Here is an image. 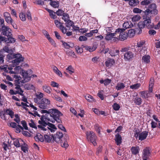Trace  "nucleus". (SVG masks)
I'll list each match as a JSON object with an SVG mask.
<instances>
[{
	"instance_id": "nucleus-11",
	"label": "nucleus",
	"mask_w": 160,
	"mask_h": 160,
	"mask_svg": "<svg viewBox=\"0 0 160 160\" xmlns=\"http://www.w3.org/2000/svg\"><path fill=\"white\" fill-rule=\"evenodd\" d=\"M63 136L62 133L59 132H57L54 136L53 135H52L53 140L57 143L59 142Z\"/></svg>"
},
{
	"instance_id": "nucleus-5",
	"label": "nucleus",
	"mask_w": 160,
	"mask_h": 160,
	"mask_svg": "<svg viewBox=\"0 0 160 160\" xmlns=\"http://www.w3.org/2000/svg\"><path fill=\"white\" fill-rule=\"evenodd\" d=\"M125 29L122 28H118L116 30V32L119 34V39L123 41L126 39L128 37V34L124 31Z\"/></svg>"
},
{
	"instance_id": "nucleus-46",
	"label": "nucleus",
	"mask_w": 160,
	"mask_h": 160,
	"mask_svg": "<svg viewBox=\"0 0 160 160\" xmlns=\"http://www.w3.org/2000/svg\"><path fill=\"white\" fill-rule=\"evenodd\" d=\"M62 45H63L64 47L68 49L70 48H72L74 46V45H72V46H71L68 43L65 42L63 41H62Z\"/></svg>"
},
{
	"instance_id": "nucleus-55",
	"label": "nucleus",
	"mask_w": 160,
	"mask_h": 160,
	"mask_svg": "<svg viewBox=\"0 0 160 160\" xmlns=\"http://www.w3.org/2000/svg\"><path fill=\"white\" fill-rule=\"evenodd\" d=\"M44 138L45 140L47 142H49L51 141L52 138L47 135H44Z\"/></svg>"
},
{
	"instance_id": "nucleus-24",
	"label": "nucleus",
	"mask_w": 160,
	"mask_h": 160,
	"mask_svg": "<svg viewBox=\"0 0 160 160\" xmlns=\"http://www.w3.org/2000/svg\"><path fill=\"white\" fill-rule=\"evenodd\" d=\"M52 68L56 74L60 77H62V74L61 72L58 69V68L56 66L52 65Z\"/></svg>"
},
{
	"instance_id": "nucleus-15",
	"label": "nucleus",
	"mask_w": 160,
	"mask_h": 160,
	"mask_svg": "<svg viewBox=\"0 0 160 160\" xmlns=\"http://www.w3.org/2000/svg\"><path fill=\"white\" fill-rule=\"evenodd\" d=\"M15 88L17 90L16 91H14V92L15 93H16V94H18L22 96H23L24 94L23 93V91L20 88V86L17 84H15Z\"/></svg>"
},
{
	"instance_id": "nucleus-28",
	"label": "nucleus",
	"mask_w": 160,
	"mask_h": 160,
	"mask_svg": "<svg viewBox=\"0 0 160 160\" xmlns=\"http://www.w3.org/2000/svg\"><path fill=\"white\" fill-rule=\"evenodd\" d=\"M67 139L64 138V141L61 140V145L62 147L66 149L67 148L68 146L67 142L66 141Z\"/></svg>"
},
{
	"instance_id": "nucleus-16",
	"label": "nucleus",
	"mask_w": 160,
	"mask_h": 160,
	"mask_svg": "<svg viewBox=\"0 0 160 160\" xmlns=\"http://www.w3.org/2000/svg\"><path fill=\"white\" fill-rule=\"evenodd\" d=\"M148 132L147 131H144L139 134L138 139L142 141L145 139L148 135Z\"/></svg>"
},
{
	"instance_id": "nucleus-33",
	"label": "nucleus",
	"mask_w": 160,
	"mask_h": 160,
	"mask_svg": "<svg viewBox=\"0 0 160 160\" xmlns=\"http://www.w3.org/2000/svg\"><path fill=\"white\" fill-rule=\"evenodd\" d=\"M125 87V86L122 83H118L117 85L116 86L115 88L117 90H119L121 89L124 88Z\"/></svg>"
},
{
	"instance_id": "nucleus-9",
	"label": "nucleus",
	"mask_w": 160,
	"mask_h": 160,
	"mask_svg": "<svg viewBox=\"0 0 160 160\" xmlns=\"http://www.w3.org/2000/svg\"><path fill=\"white\" fill-rule=\"evenodd\" d=\"M12 30L8 26L3 25L2 27V33L7 37L12 36Z\"/></svg>"
},
{
	"instance_id": "nucleus-59",
	"label": "nucleus",
	"mask_w": 160,
	"mask_h": 160,
	"mask_svg": "<svg viewBox=\"0 0 160 160\" xmlns=\"http://www.w3.org/2000/svg\"><path fill=\"white\" fill-rule=\"evenodd\" d=\"M57 15L59 16H61L63 15V13H64V11H63L62 10L59 9L58 11H56V12Z\"/></svg>"
},
{
	"instance_id": "nucleus-61",
	"label": "nucleus",
	"mask_w": 160,
	"mask_h": 160,
	"mask_svg": "<svg viewBox=\"0 0 160 160\" xmlns=\"http://www.w3.org/2000/svg\"><path fill=\"white\" fill-rule=\"evenodd\" d=\"M5 19L7 23H11L12 22H13V21L10 16L8 17L7 18H5Z\"/></svg>"
},
{
	"instance_id": "nucleus-50",
	"label": "nucleus",
	"mask_w": 160,
	"mask_h": 160,
	"mask_svg": "<svg viewBox=\"0 0 160 160\" xmlns=\"http://www.w3.org/2000/svg\"><path fill=\"white\" fill-rule=\"evenodd\" d=\"M112 107L113 109L115 111H118L119 110L120 108V105L117 103H115L112 106Z\"/></svg>"
},
{
	"instance_id": "nucleus-29",
	"label": "nucleus",
	"mask_w": 160,
	"mask_h": 160,
	"mask_svg": "<svg viewBox=\"0 0 160 160\" xmlns=\"http://www.w3.org/2000/svg\"><path fill=\"white\" fill-rule=\"evenodd\" d=\"M35 139L36 141H39L41 142L44 141L42 136L40 133H38L37 134V135L35 137Z\"/></svg>"
},
{
	"instance_id": "nucleus-6",
	"label": "nucleus",
	"mask_w": 160,
	"mask_h": 160,
	"mask_svg": "<svg viewBox=\"0 0 160 160\" xmlns=\"http://www.w3.org/2000/svg\"><path fill=\"white\" fill-rule=\"evenodd\" d=\"M136 49L134 47L130 48L129 51L125 52L124 53V59L125 61L131 60L134 56L132 52H135Z\"/></svg>"
},
{
	"instance_id": "nucleus-45",
	"label": "nucleus",
	"mask_w": 160,
	"mask_h": 160,
	"mask_svg": "<svg viewBox=\"0 0 160 160\" xmlns=\"http://www.w3.org/2000/svg\"><path fill=\"white\" fill-rule=\"evenodd\" d=\"M15 128L16 130V132L18 133L20 132L21 129L22 130H23V127H22L21 125L19 124L17 125V126L16 127V128Z\"/></svg>"
},
{
	"instance_id": "nucleus-42",
	"label": "nucleus",
	"mask_w": 160,
	"mask_h": 160,
	"mask_svg": "<svg viewBox=\"0 0 160 160\" xmlns=\"http://www.w3.org/2000/svg\"><path fill=\"white\" fill-rule=\"evenodd\" d=\"M140 18L141 17L140 15H137L133 17L132 18V20L133 22H136L139 21Z\"/></svg>"
},
{
	"instance_id": "nucleus-1",
	"label": "nucleus",
	"mask_w": 160,
	"mask_h": 160,
	"mask_svg": "<svg viewBox=\"0 0 160 160\" xmlns=\"http://www.w3.org/2000/svg\"><path fill=\"white\" fill-rule=\"evenodd\" d=\"M50 116L48 117V121L52 123H54L56 121L58 123L62 122L60 117L62 115V114L58 109L52 108L49 109Z\"/></svg>"
},
{
	"instance_id": "nucleus-26",
	"label": "nucleus",
	"mask_w": 160,
	"mask_h": 160,
	"mask_svg": "<svg viewBox=\"0 0 160 160\" xmlns=\"http://www.w3.org/2000/svg\"><path fill=\"white\" fill-rule=\"evenodd\" d=\"M144 44V42L142 41H140L137 43V47L140 48L139 49L140 50V52L142 50L144 49V50L145 49V47H143Z\"/></svg>"
},
{
	"instance_id": "nucleus-38",
	"label": "nucleus",
	"mask_w": 160,
	"mask_h": 160,
	"mask_svg": "<svg viewBox=\"0 0 160 160\" xmlns=\"http://www.w3.org/2000/svg\"><path fill=\"white\" fill-rule=\"evenodd\" d=\"M7 114L9 115L11 118L13 117L14 115V112L10 109H8L6 110Z\"/></svg>"
},
{
	"instance_id": "nucleus-3",
	"label": "nucleus",
	"mask_w": 160,
	"mask_h": 160,
	"mask_svg": "<svg viewBox=\"0 0 160 160\" xmlns=\"http://www.w3.org/2000/svg\"><path fill=\"white\" fill-rule=\"evenodd\" d=\"M32 72L31 70H28V71L22 70L21 72V75L23 76V79L21 81L22 83H25L30 81L31 79Z\"/></svg>"
},
{
	"instance_id": "nucleus-32",
	"label": "nucleus",
	"mask_w": 160,
	"mask_h": 160,
	"mask_svg": "<svg viewBox=\"0 0 160 160\" xmlns=\"http://www.w3.org/2000/svg\"><path fill=\"white\" fill-rule=\"evenodd\" d=\"M129 1V4L132 6H135L137 5L139 3L138 1V0H128Z\"/></svg>"
},
{
	"instance_id": "nucleus-60",
	"label": "nucleus",
	"mask_w": 160,
	"mask_h": 160,
	"mask_svg": "<svg viewBox=\"0 0 160 160\" xmlns=\"http://www.w3.org/2000/svg\"><path fill=\"white\" fill-rule=\"evenodd\" d=\"M123 29H125V30L126 29L129 28L131 27L130 25L129 24V22H126L123 23Z\"/></svg>"
},
{
	"instance_id": "nucleus-39",
	"label": "nucleus",
	"mask_w": 160,
	"mask_h": 160,
	"mask_svg": "<svg viewBox=\"0 0 160 160\" xmlns=\"http://www.w3.org/2000/svg\"><path fill=\"white\" fill-rule=\"evenodd\" d=\"M24 88L25 89L27 90L32 89L34 88V86L32 85L27 83L24 85Z\"/></svg>"
},
{
	"instance_id": "nucleus-40",
	"label": "nucleus",
	"mask_w": 160,
	"mask_h": 160,
	"mask_svg": "<svg viewBox=\"0 0 160 160\" xmlns=\"http://www.w3.org/2000/svg\"><path fill=\"white\" fill-rule=\"evenodd\" d=\"M50 2V4L54 8H58L59 6L58 2L53 1V0Z\"/></svg>"
},
{
	"instance_id": "nucleus-41",
	"label": "nucleus",
	"mask_w": 160,
	"mask_h": 160,
	"mask_svg": "<svg viewBox=\"0 0 160 160\" xmlns=\"http://www.w3.org/2000/svg\"><path fill=\"white\" fill-rule=\"evenodd\" d=\"M144 21L143 22L140 21L138 24V26L139 28H143L145 26V19H144Z\"/></svg>"
},
{
	"instance_id": "nucleus-8",
	"label": "nucleus",
	"mask_w": 160,
	"mask_h": 160,
	"mask_svg": "<svg viewBox=\"0 0 160 160\" xmlns=\"http://www.w3.org/2000/svg\"><path fill=\"white\" fill-rule=\"evenodd\" d=\"M45 123L46 124H40L38 125V129H40L41 130L43 131H46L47 129L45 128L47 126H48L50 128V129H53L54 130H56L57 128L53 124L50 123L48 122H47L45 121Z\"/></svg>"
},
{
	"instance_id": "nucleus-51",
	"label": "nucleus",
	"mask_w": 160,
	"mask_h": 160,
	"mask_svg": "<svg viewBox=\"0 0 160 160\" xmlns=\"http://www.w3.org/2000/svg\"><path fill=\"white\" fill-rule=\"evenodd\" d=\"M19 17L21 20L22 21H24L26 20L25 15L23 12H22L20 14Z\"/></svg>"
},
{
	"instance_id": "nucleus-37",
	"label": "nucleus",
	"mask_w": 160,
	"mask_h": 160,
	"mask_svg": "<svg viewBox=\"0 0 160 160\" xmlns=\"http://www.w3.org/2000/svg\"><path fill=\"white\" fill-rule=\"evenodd\" d=\"M15 58L17 59H18V60H20V61H23L24 59V58L22 57V55L20 53H17L15 54Z\"/></svg>"
},
{
	"instance_id": "nucleus-17",
	"label": "nucleus",
	"mask_w": 160,
	"mask_h": 160,
	"mask_svg": "<svg viewBox=\"0 0 160 160\" xmlns=\"http://www.w3.org/2000/svg\"><path fill=\"white\" fill-rule=\"evenodd\" d=\"M115 63V61L113 59L108 58L105 62L106 66L107 67H111Z\"/></svg>"
},
{
	"instance_id": "nucleus-34",
	"label": "nucleus",
	"mask_w": 160,
	"mask_h": 160,
	"mask_svg": "<svg viewBox=\"0 0 160 160\" xmlns=\"http://www.w3.org/2000/svg\"><path fill=\"white\" fill-rule=\"evenodd\" d=\"M27 145L25 142H24L23 144L21 145V150L24 152H26L27 151H28V148H27Z\"/></svg>"
},
{
	"instance_id": "nucleus-64",
	"label": "nucleus",
	"mask_w": 160,
	"mask_h": 160,
	"mask_svg": "<svg viewBox=\"0 0 160 160\" xmlns=\"http://www.w3.org/2000/svg\"><path fill=\"white\" fill-rule=\"evenodd\" d=\"M111 80L109 79H105L104 80V84L105 86H107L111 82Z\"/></svg>"
},
{
	"instance_id": "nucleus-48",
	"label": "nucleus",
	"mask_w": 160,
	"mask_h": 160,
	"mask_svg": "<svg viewBox=\"0 0 160 160\" xmlns=\"http://www.w3.org/2000/svg\"><path fill=\"white\" fill-rule=\"evenodd\" d=\"M43 89L45 92L48 93H50L51 92L50 91V87L45 86L43 87Z\"/></svg>"
},
{
	"instance_id": "nucleus-49",
	"label": "nucleus",
	"mask_w": 160,
	"mask_h": 160,
	"mask_svg": "<svg viewBox=\"0 0 160 160\" xmlns=\"http://www.w3.org/2000/svg\"><path fill=\"white\" fill-rule=\"evenodd\" d=\"M148 9L150 11V12H149V13L148 14V16H150V15H149V14H153L154 15H156L158 13V10L156 9V8H155V9H153V10H150L149 9Z\"/></svg>"
},
{
	"instance_id": "nucleus-31",
	"label": "nucleus",
	"mask_w": 160,
	"mask_h": 160,
	"mask_svg": "<svg viewBox=\"0 0 160 160\" xmlns=\"http://www.w3.org/2000/svg\"><path fill=\"white\" fill-rule=\"evenodd\" d=\"M134 102L136 105H140L142 102V99L140 98L137 97L134 100Z\"/></svg>"
},
{
	"instance_id": "nucleus-12",
	"label": "nucleus",
	"mask_w": 160,
	"mask_h": 160,
	"mask_svg": "<svg viewBox=\"0 0 160 160\" xmlns=\"http://www.w3.org/2000/svg\"><path fill=\"white\" fill-rule=\"evenodd\" d=\"M151 153V150L150 148L148 147L146 148L143 150L142 158L149 159V157L150 156Z\"/></svg>"
},
{
	"instance_id": "nucleus-14",
	"label": "nucleus",
	"mask_w": 160,
	"mask_h": 160,
	"mask_svg": "<svg viewBox=\"0 0 160 160\" xmlns=\"http://www.w3.org/2000/svg\"><path fill=\"white\" fill-rule=\"evenodd\" d=\"M122 138L121 135L118 133H117L115 136L114 140L117 145L119 146L122 142Z\"/></svg>"
},
{
	"instance_id": "nucleus-54",
	"label": "nucleus",
	"mask_w": 160,
	"mask_h": 160,
	"mask_svg": "<svg viewBox=\"0 0 160 160\" xmlns=\"http://www.w3.org/2000/svg\"><path fill=\"white\" fill-rule=\"evenodd\" d=\"M59 29L62 31V32L63 34L66 33L67 29L63 25H61L60 26Z\"/></svg>"
},
{
	"instance_id": "nucleus-10",
	"label": "nucleus",
	"mask_w": 160,
	"mask_h": 160,
	"mask_svg": "<svg viewBox=\"0 0 160 160\" xmlns=\"http://www.w3.org/2000/svg\"><path fill=\"white\" fill-rule=\"evenodd\" d=\"M87 138L90 139L91 142H92L94 146L96 145V136L93 132H90L88 134H87Z\"/></svg>"
},
{
	"instance_id": "nucleus-4",
	"label": "nucleus",
	"mask_w": 160,
	"mask_h": 160,
	"mask_svg": "<svg viewBox=\"0 0 160 160\" xmlns=\"http://www.w3.org/2000/svg\"><path fill=\"white\" fill-rule=\"evenodd\" d=\"M41 112L42 113H46L45 115H42L40 118V120H39L38 123L40 124H46L45 123V121H48V117H50L49 115V109L48 110H41Z\"/></svg>"
},
{
	"instance_id": "nucleus-62",
	"label": "nucleus",
	"mask_w": 160,
	"mask_h": 160,
	"mask_svg": "<svg viewBox=\"0 0 160 160\" xmlns=\"http://www.w3.org/2000/svg\"><path fill=\"white\" fill-rule=\"evenodd\" d=\"M54 23L56 25V26L57 27L59 28H60V26L61 25H62V24H63V23H61V22L58 21L57 20H55L54 21Z\"/></svg>"
},
{
	"instance_id": "nucleus-57",
	"label": "nucleus",
	"mask_w": 160,
	"mask_h": 160,
	"mask_svg": "<svg viewBox=\"0 0 160 160\" xmlns=\"http://www.w3.org/2000/svg\"><path fill=\"white\" fill-rule=\"evenodd\" d=\"M119 51L118 50H115V51H113V52L112 51H110L109 53L112 56H115L117 55L118 54Z\"/></svg>"
},
{
	"instance_id": "nucleus-58",
	"label": "nucleus",
	"mask_w": 160,
	"mask_h": 160,
	"mask_svg": "<svg viewBox=\"0 0 160 160\" xmlns=\"http://www.w3.org/2000/svg\"><path fill=\"white\" fill-rule=\"evenodd\" d=\"M151 127L152 128H155L157 127L158 126V122H155V121L152 120L151 123Z\"/></svg>"
},
{
	"instance_id": "nucleus-21",
	"label": "nucleus",
	"mask_w": 160,
	"mask_h": 160,
	"mask_svg": "<svg viewBox=\"0 0 160 160\" xmlns=\"http://www.w3.org/2000/svg\"><path fill=\"white\" fill-rule=\"evenodd\" d=\"M141 96L144 98H148L150 96V91H145L141 92Z\"/></svg>"
},
{
	"instance_id": "nucleus-30",
	"label": "nucleus",
	"mask_w": 160,
	"mask_h": 160,
	"mask_svg": "<svg viewBox=\"0 0 160 160\" xmlns=\"http://www.w3.org/2000/svg\"><path fill=\"white\" fill-rule=\"evenodd\" d=\"M85 98L89 102H92L95 101L93 97L89 94H87L85 96Z\"/></svg>"
},
{
	"instance_id": "nucleus-7",
	"label": "nucleus",
	"mask_w": 160,
	"mask_h": 160,
	"mask_svg": "<svg viewBox=\"0 0 160 160\" xmlns=\"http://www.w3.org/2000/svg\"><path fill=\"white\" fill-rule=\"evenodd\" d=\"M50 104V101L49 100L44 98L40 101V103H39L38 106L41 109H47L48 108V105Z\"/></svg>"
},
{
	"instance_id": "nucleus-25",
	"label": "nucleus",
	"mask_w": 160,
	"mask_h": 160,
	"mask_svg": "<svg viewBox=\"0 0 160 160\" xmlns=\"http://www.w3.org/2000/svg\"><path fill=\"white\" fill-rule=\"evenodd\" d=\"M8 38H6L5 42L6 43H13L15 42L16 39L12 37V36L8 37Z\"/></svg>"
},
{
	"instance_id": "nucleus-20",
	"label": "nucleus",
	"mask_w": 160,
	"mask_h": 160,
	"mask_svg": "<svg viewBox=\"0 0 160 160\" xmlns=\"http://www.w3.org/2000/svg\"><path fill=\"white\" fill-rule=\"evenodd\" d=\"M82 48H84L85 49L89 51L90 52H91L95 51L97 48L95 46H93L92 48L91 46H85L84 45H82Z\"/></svg>"
},
{
	"instance_id": "nucleus-27",
	"label": "nucleus",
	"mask_w": 160,
	"mask_h": 160,
	"mask_svg": "<svg viewBox=\"0 0 160 160\" xmlns=\"http://www.w3.org/2000/svg\"><path fill=\"white\" fill-rule=\"evenodd\" d=\"M47 10L49 13L50 16L53 19H55L57 18V16L56 15V13L52 10L49 9H47Z\"/></svg>"
},
{
	"instance_id": "nucleus-2",
	"label": "nucleus",
	"mask_w": 160,
	"mask_h": 160,
	"mask_svg": "<svg viewBox=\"0 0 160 160\" xmlns=\"http://www.w3.org/2000/svg\"><path fill=\"white\" fill-rule=\"evenodd\" d=\"M149 10L147 9L144 12V14L143 15V19H145V26L148 29H151L154 28L157 29L156 26L155 27V25L153 23L151 22V16H148V13H149Z\"/></svg>"
},
{
	"instance_id": "nucleus-22",
	"label": "nucleus",
	"mask_w": 160,
	"mask_h": 160,
	"mask_svg": "<svg viewBox=\"0 0 160 160\" xmlns=\"http://www.w3.org/2000/svg\"><path fill=\"white\" fill-rule=\"evenodd\" d=\"M150 57L149 55H145L142 57V62L148 63L150 62Z\"/></svg>"
},
{
	"instance_id": "nucleus-35",
	"label": "nucleus",
	"mask_w": 160,
	"mask_h": 160,
	"mask_svg": "<svg viewBox=\"0 0 160 160\" xmlns=\"http://www.w3.org/2000/svg\"><path fill=\"white\" fill-rule=\"evenodd\" d=\"M135 34V31L133 29H130L128 31V36H129L130 37H132L134 36Z\"/></svg>"
},
{
	"instance_id": "nucleus-23",
	"label": "nucleus",
	"mask_w": 160,
	"mask_h": 160,
	"mask_svg": "<svg viewBox=\"0 0 160 160\" xmlns=\"http://www.w3.org/2000/svg\"><path fill=\"white\" fill-rule=\"evenodd\" d=\"M62 16L63 17L62 18L65 22L67 21V22H71L72 23V21L69 19V16L68 13L64 12L63 13Z\"/></svg>"
},
{
	"instance_id": "nucleus-18",
	"label": "nucleus",
	"mask_w": 160,
	"mask_h": 160,
	"mask_svg": "<svg viewBox=\"0 0 160 160\" xmlns=\"http://www.w3.org/2000/svg\"><path fill=\"white\" fill-rule=\"evenodd\" d=\"M13 140L14 141V145L17 148H19L21 146V145L20 143V142H21V141L23 142V140L20 138L17 139L13 138Z\"/></svg>"
},
{
	"instance_id": "nucleus-19",
	"label": "nucleus",
	"mask_w": 160,
	"mask_h": 160,
	"mask_svg": "<svg viewBox=\"0 0 160 160\" xmlns=\"http://www.w3.org/2000/svg\"><path fill=\"white\" fill-rule=\"evenodd\" d=\"M130 150L132 154L136 155L139 153L140 149L139 146H133L131 148Z\"/></svg>"
},
{
	"instance_id": "nucleus-44",
	"label": "nucleus",
	"mask_w": 160,
	"mask_h": 160,
	"mask_svg": "<svg viewBox=\"0 0 160 160\" xmlns=\"http://www.w3.org/2000/svg\"><path fill=\"white\" fill-rule=\"evenodd\" d=\"M141 84L139 83H137V84L131 85L130 86V88L132 89H138L140 87Z\"/></svg>"
},
{
	"instance_id": "nucleus-56",
	"label": "nucleus",
	"mask_w": 160,
	"mask_h": 160,
	"mask_svg": "<svg viewBox=\"0 0 160 160\" xmlns=\"http://www.w3.org/2000/svg\"><path fill=\"white\" fill-rule=\"evenodd\" d=\"M21 123L22 125L23 128H24L25 130H28V127L27 123L25 120L22 121Z\"/></svg>"
},
{
	"instance_id": "nucleus-43",
	"label": "nucleus",
	"mask_w": 160,
	"mask_h": 160,
	"mask_svg": "<svg viewBox=\"0 0 160 160\" xmlns=\"http://www.w3.org/2000/svg\"><path fill=\"white\" fill-rule=\"evenodd\" d=\"M31 122L28 123L29 125L31 128L37 129V128L36 125L35 124L33 121L31 119L30 120Z\"/></svg>"
},
{
	"instance_id": "nucleus-53",
	"label": "nucleus",
	"mask_w": 160,
	"mask_h": 160,
	"mask_svg": "<svg viewBox=\"0 0 160 160\" xmlns=\"http://www.w3.org/2000/svg\"><path fill=\"white\" fill-rule=\"evenodd\" d=\"M83 48L82 47L80 48L78 46L76 47V50L78 53H81L83 52Z\"/></svg>"
},
{
	"instance_id": "nucleus-52",
	"label": "nucleus",
	"mask_w": 160,
	"mask_h": 160,
	"mask_svg": "<svg viewBox=\"0 0 160 160\" xmlns=\"http://www.w3.org/2000/svg\"><path fill=\"white\" fill-rule=\"evenodd\" d=\"M151 0H144L141 2V4L143 5H148L151 3Z\"/></svg>"
},
{
	"instance_id": "nucleus-63",
	"label": "nucleus",
	"mask_w": 160,
	"mask_h": 160,
	"mask_svg": "<svg viewBox=\"0 0 160 160\" xmlns=\"http://www.w3.org/2000/svg\"><path fill=\"white\" fill-rule=\"evenodd\" d=\"M7 58L9 60H11L13 58H15V54H10L8 55L7 56Z\"/></svg>"
},
{
	"instance_id": "nucleus-13",
	"label": "nucleus",
	"mask_w": 160,
	"mask_h": 160,
	"mask_svg": "<svg viewBox=\"0 0 160 160\" xmlns=\"http://www.w3.org/2000/svg\"><path fill=\"white\" fill-rule=\"evenodd\" d=\"M117 34V32H115L114 33H110V32H108L106 34V36L105 38V39L106 40L109 41L111 40L112 38H113V40L116 41L118 39V38L113 37L114 36L116 35Z\"/></svg>"
},
{
	"instance_id": "nucleus-47",
	"label": "nucleus",
	"mask_w": 160,
	"mask_h": 160,
	"mask_svg": "<svg viewBox=\"0 0 160 160\" xmlns=\"http://www.w3.org/2000/svg\"><path fill=\"white\" fill-rule=\"evenodd\" d=\"M14 77L15 78L17 79V80H15V84H17L19 85L20 84L19 80L21 79V78L20 76H18V75H15L14 76Z\"/></svg>"
},
{
	"instance_id": "nucleus-36",
	"label": "nucleus",
	"mask_w": 160,
	"mask_h": 160,
	"mask_svg": "<svg viewBox=\"0 0 160 160\" xmlns=\"http://www.w3.org/2000/svg\"><path fill=\"white\" fill-rule=\"evenodd\" d=\"M51 95L52 97L57 101L60 102H62V100L61 97L58 96L57 95L54 94H52Z\"/></svg>"
}]
</instances>
